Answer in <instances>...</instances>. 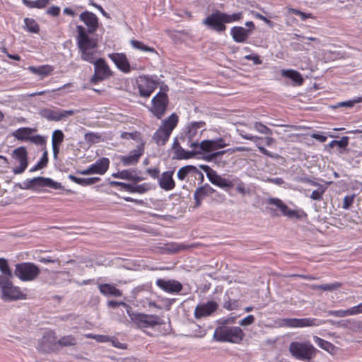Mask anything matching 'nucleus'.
I'll return each instance as SVG.
<instances>
[{"label": "nucleus", "mask_w": 362, "mask_h": 362, "mask_svg": "<svg viewBox=\"0 0 362 362\" xmlns=\"http://www.w3.org/2000/svg\"><path fill=\"white\" fill-rule=\"evenodd\" d=\"M1 298L5 301L27 299V294L20 287L14 286L8 276H0Z\"/></svg>", "instance_id": "obj_5"}, {"label": "nucleus", "mask_w": 362, "mask_h": 362, "mask_svg": "<svg viewBox=\"0 0 362 362\" xmlns=\"http://www.w3.org/2000/svg\"><path fill=\"white\" fill-rule=\"evenodd\" d=\"M85 139L87 142L95 143L100 139V135L93 132L86 133L85 134Z\"/></svg>", "instance_id": "obj_55"}, {"label": "nucleus", "mask_w": 362, "mask_h": 362, "mask_svg": "<svg viewBox=\"0 0 362 362\" xmlns=\"http://www.w3.org/2000/svg\"><path fill=\"white\" fill-rule=\"evenodd\" d=\"M107 305L110 307V308H115L116 307H118L119 305H122L123 306L124 308H126L127 310V313H129V311L132 310V308L126 303L123 302V301H115V300H110L107 302Z\"/></svg>", "instance_id": "obj_51"}, {"label": "nucleus", "mask_w": 362, "mask_h": 362, "mask_svg": "<svg viewBox=\"0 0 362 362\" xmlns=\"http://www.w3.org/2000/svg\"><path fill=\"white\" fill-rule=\"evenodd\" d=\"M179 122V116L173 112L168 117L163 119L160 124V141L164 144L168 141L172 132L176 128Z\"/></svg>", "instance_id": "obj_9"}, {"label": "nucleus", "mask_w": 362, "mask_h": 362, "mask_svg": "<svg viewBox=\"0 0 362 362\" xmlns=\"http://www.w3.org/2000/svg\"><path fill=\"white\" fill-rule=\"evenodd\" d=\"M291 355L296 359L310 361L316 356L317 349L309 341H292L288 347Z\"/></svg>", "instance_id": "obj_4"}, {"label": "nucleus", "mask_w": 362, "mask_h": 362, "mask_svg": "<svg viewBox=\"0 0 362 362\" xmlns=\"http://www.w3.org/2000/svg\"><path fill=\"white\" fill-rule=\"evenodd\" d=\"M328 315L337 317H343L346 316H349V309L347 310H329Z\"/></svg>", "instance_id": "obj_52"}, {"label": "nucleus", "mask_w": 362, "mask_h": 362, "mask_svg": "<svg viewBox=\"0 0 362 362\" xmlns=\"http://www.w3.org/2000/svg\"><path fill=\"white\" fill-rule=\"evenodd\" d=\"M108 57L114 62L117 68L124 73H129L131 66L129 60L124 53H112Z\"/></svg>", "instance_id": "obj_20"}, {"label": "nucleus", "mask_w": 362, "mask_h": 362, "mask_svg": "<svg viewBox=\"0 0 362 362\" xmlns=\"http://www.w3.org/2000/svg\"><path fill=\"white\" fill-rule=\"evenodd\" d=\"M80 20L87 26L89 33H94L98 28V18L90 11H86L80 14Z\"/></svg>", "instance_id": "obj_21"}, {"label": "nucleus", "mask_w": 362, "mask_h": 362, "mask_svg": "<svg viewBox=\"0 0 362 362\" xmlns=\"http://www.w3.org/2000/svg\"><path fill=\"white\" fill-rule=\"evenodd\" d=\"M224 23H231L240 21L243 18V13L238 12L232 14H228L222 12Z\"/></svg>", "instance_id": "obj_43"}, {"label": "nucleus", "mask_w": 362, "mask_h": 362, "mask_svg": "<svg viewBox=\"0 0 362 362\" xmlns=\"http://www.w3.org/2000/svg\"><path fill=\"white\" fill-rule=\"evenodd\" d=\"M254 129L260 134H272V130L264 124L256 122L254 123Z\"/></svg>", "instance_id": "obj_47"}, {"label": "nucleus", "mask_w": 362, "mask_h": 362, "mask_svg": "<svg viewBox=\"0 0 362 362\" xmlns=\"http://www.w3.org/2000/svg\"><path fill=\"white\" fill-rule=\"evenodd\" d=\"M245 59L247 60L252 61L254 64L259 65L262 63V61L260 59L259 57L256 54H251L245 56Z\"/></svg>", "instance_id": "obj_62"}, {"label": "nucleus", "mask_w": 362, "mask_h": 362, "mask_svg": "<svg viewBox=\"0 0 362 362\" xmlns=\"http://www.w3.org/2000/svg\"><path fill=\"white\" fill-rule=\"evenodd\" d=\"M160 288L168 293H179L182 289V285L175 280L165 281L160 279Z\"/></svg>", "instance_id": "obj_28"}, {"label": "nucleus", "mask_w": 362, "mask_h": 362, "mask_svg": "<svg viewBox=\"0 0 362 362\" xmlns=\"http://www.w3.org/2000/svg\"><path fill=\"white\" fill-rule=\"evenodd\" d=\"M139 93L142 96L148 97L156 89V83L147 77H140L138 81Z\"/></svg>", "instance_id": "obj_23"}, {"label": "nucleus", "mask_w": 362, "mask_h": 362, "mask_svg": "<svg viewBox=\"0 0 362 362\" xmlns=\"http://www.w3.org/2000/svg\"><path fill=\"white\" fill-rule=\"evenodd\" d=\"M58 345L57 336L54 331L50 330L42 336L37 346V350L43 353H49L55 350Z\"/></svg>", "instance_id": "obj_17"}, {"label": "nucleus", "mask_w": 362, "mask_h": 362, "mask_svg": "<svg viewBox=\"0 0 362 362\" xmlns=\"http://www.w3.org/2000/svg\"><path fill=\"white\" fill-rule=\"evenodd\" d=\"M30 183L33 186L49 187L54 189H61L62 187L60 182L54 181L51 178L37 177L30 180Z\"/></svg>", "instance_id": "obj_26"}, {"label": "nucleus", "mask_w": 362, "mask_h": 362, "mask_svg": "<svg viewBox=\"0 0 362 362\" xmlns=\"http://www.w3.org/2000/svg\"><path fill=\"white\" fill-rule=\"evenodd\" d=\"M23 3L29 8H39L42 9L47 6L49 4V0H22Z\"/></svg>", "instance_id": "obj_39"}, {"label": "nucleus", "mask_w": 362, "mask_h": 362, "mask_svg": "<svg viewBox=\"0 0 362 362\" xmlns=\"http://www.w3.org/2000/svg\"><path fill=\"white\" fill-rule=\"evenodd\" d=\"M255 320V318L254 315H249L240 321V325H241V326L250 325L252 323H254Z\"/></svg>", "instance_id": "obj_61"}, {"label": "nucleus", "mask_w": 362, "mask_h": 362, "mask_svg": "<svg viewBox=\"0 0 362 362\" xmlns=\"http://www.w3.org/2000/svg\"><path fill=\"white\" fill-rule=\"evenodd\" d=\"M194 168L190 165H187L181 168L177 172V177L180 180H184L187 175L194 169Z\"/></svg>", "instance_id": "obj_48"}, {"label": "nucleus", "mask_w": 362, "mask_h": 362, "mask_svg": "<svg viewBox=\"0 0 362 362\" xmlns=\"http://www.w3.org/2000/svg\"><path fill=\"white\" fill-rule=\"evenodd\" d=\"M223 308L228 310H238L240 308V303L238 300H232L228 296L224 299Z\"/></svg>", "instance_id": "obj_44"}, {"label": "nucleus", "mask_w": 362, "mask_h": 362, "mask_svg": "<svg viewBox=\"0 0 362 362\" xmlns=\"http://www.w3.org/2000/svg\"><path fill=\"white\" fill-rule=\"evenodd\" d=\"M362 313V303L349 309L350 315H356Z\"/></svg>", "instance_id": "obj_64"}, {"label": "nucleus", "mask_w": 362, "mask_h": 362, "mask_svg": "<svg viewBox=\"0 0 362 362\" xmlns=\"http://www.w3.org/2000/svg\"><path fill=\"white\" fill-rule=\"evenodd\" d=\"M204 127L205 122L203 121L192 122L186 126L182 140L186 142L187 146L191 147L192 143L199 142Z\"/></svg>", "instance_id": "obj_7"}, {"label": "nucleus", "mask_w": 362, "mask_h": 362, "mask_svg": "<svg viewBox=\"0 0 362 362\" xmlns=\"http://www.w3.org/2000/svg\"><path fill=\"white\" fill-rule=\"evenodd\" d=\"M64 139V134L60 129L54 130L52 136V146L53 151V156L57 159L60 152V146Z\"/></svg>", "instance_id": "obj_25"}, {"label": "nucleus", "mask_w": 362, "mask_h": 362, "mask_svg": "<svg viewBox=\"0 0 362 362\" xmlns=\"http://www.w3.org/2000/svg\"><path fill=\"white\" fill-rule=\"evenodd\" d=\"M288 326L291 327H317L325 324V321L313 317L290 318L286 320Z\"/></svg>", "instance_id": "obj_18"}, {"label": "nucleus", "mask_w": 362, "mask_h": 362, "mask_svg": "<svg viewBox=\"0 0 362 362\" xmlns=\"http://www.w3.org/2000/svg\"><path fill=\"white\" fill-rule=\"evenodd\" d=\"M58 345L64 346H72L76 344V339L72 335H65L57 340Z\"/></svg>", "instance_id": "obj_42"}, {"label": "nucleus", "mask_w": 362, "mask_h": 362, "mask_svg": "<svg viewBox=\"0 0 362 362\" xmlns=\"http://www.w3.org/2000/svg\"><path fill=\"white\" fill-rule=\"evenodd\" d=\"M110 166V160L107 158L103 157L90 165L86 169L78 170L77 173L80 175H87L93 174L104 175L108 170Z\"/></svg>", "instance_id": "obj_15"}, {"label": "nucleus", "mask_w": 362, "mask_h": 362, "mask_svg": "<svg viewBox=\"0 0 362 362\" xmlns=\"http://www.w3.org/2000/svg\"><path fill=\"white\" fill-rule=\"evenodd\" d=\"M132 46L139 50H141L142 52H155V49L152 47H150L147 45H146L142 42H140L139 40H133L131 41Z\"/></svg>", "instance_id": "obj_45"}, {"label": "nucleus", "mask_w": 362, "mask_h": 362, "mask_svg": "<svg viewBox=\"0 0 362 362\" xmlns=\"http://www.w3.org/2000/svg\"><path fill=\"white\" fill-rule=\"evenodd\" d=\"M40 273L37 266L31 262H23L16 265L14 274L22 281H32L37 279Z\"/></svg>", "instance_id": "obj_6"}, {"label": "nucleus", "mask_w": 362, "mask_h": 362, "mask_svg": "<svg viewBox=\"0 0 362 362\" xmlns=\"http://www.w3.org/2000/svg\"><path fill=\"white\" fill-rule=\"evenodd\" d=\"M313 339L318 346L329 353H332L335 349L334 345H333L331 342L326 341L319 337L315 336Z\"/></svg>", "instance_id": "obj_38"}, {"label": "nucleus", "mask_w": 362, "mask_h": 362, "mask_svg": "<svg viewBox=\"0 0 362 362\" xmlns=\"http://www.w3.org/2000/svg\"><path fill=\"white\" fill-rule=\"evenodd\" d=\"M28 70L33 74L44 77L50 75L54 71V67L49 64L41 65L39 66H30L28 67Z\"/></svg>", "instance_id": "obj_35"}, {"label": "nucleus", "mask_w": 362, "mask_h": 362, "mask_svg": "<svg viewBox=\"0 0 362 362\" xmlns=\"http://www.w3.org/2000/svg\"><path fill=\"white\" fill-rule=\"evenodd\" d=\"M12 158L18 165L13 168V173L15 175L23 173L28 165V156L26 148L20 146L14 149L12 153Z\"/></svg>", "instance_id": "obj_13"}, {"label": "nucleus", "mask_w": 362, "mask_h": 362, "mask_svg": "<svg viewBox=\"0 0 362 362\" xmlns=\"http://www.w3.org/2000/svg\"><path fill=\"white\" fill-rule=\"evenodd\" d=\"M74 110H62L57 107H45L42 108L39 114L40 116L48 121L59 122L65 118L74 115Z\"/></svg>", "instance_id": "obj_10"}, {"label": "nucleus", "mask_w": 362, "mask_h": 362, "mask_svg": "<svg viewBox=\"0 0 362 362\" xmlns=\"http://www.w3.org/2000/svg\"><path fill=\"white\" fill-rule=\"evenodd\" d=\"M111 185L112 186H116V187L121 186L126 191L132 192V193H134V187H135L134 184H126V183H123V182H120L114 181V182H111Z\"/></svg>", "instance_id": "obj_50"}, {"label": "nucleus", "mask_w": 362, "mask_h": 362, "mask_svg": "<svg viewBox=\"0 0 362 362\" xmlns=\"http://www.w3.org/2000/svg\"><path fill=\"white\" fill-rule=\"evenodd\" d=\"M140 135V133L138 132H122L121 134V138L123 139H134L136 140L138 136Z\"/></svg>", "instance_id": "obj_57"}, {"label": "nucleus", "mask_w": 362, "mask_h": 362, "mask_svg": "<svg viewBox=\"0 0 362 362\" xmlns=\"http://www.w3.org/2000/svg\"><path fill=\"white\" fill-rule=\"evenodd\" d=\"M230 35L235 42L243 43L252 35V30L241 26H234L230 30Z\"/></svg>", "instance_id": "obj_24"}, {"label": "nucleus", "mask_w": 362, "mask_h": 362, "mask_svg": "<svg viewBox=\"0 0 362 362\" xmlns=\"http://www.w3.org/2000/svg\"><path fill=\"white\" fill-rule=\"evenodd\" d=\"M214 192V189L208 184L197 188L194 194L196 206H199L204 197L212 194Z\"/></svg>", "instance_id": "obj_29"}, {"label": "nucleus", "mask_w": 362, "mask_h": 362, "mask_svg": "<svg viewBox=\"0 0 362 362\" xmlns=\"http://www.w3.org/2000/svg\"><path fill=\"white\" fill-rule=\"evenodd\" d=\"M69 179L71 180L74 183L82 186L92 185L100 181V178L98 177L82 178L78 177L73 175H69Z\"/></svg>", "instance_id": "obj_37"}, {"label": "nucleus", "mask_w": 362, "mask_h": 362, "mask_svg": "<svg viewBox=\"0 0 362 362\" xmlns=\"http://www.w3.org/2000/svg\"><path fill=\"white\" fill-rule=\"evenodd\" d=\"M176 140L174 143V153L175 157L177 159H189L193 158L197 153L194 152V147H189L191 148L190 151H186L182 146H180L178 144H176Z\"/></svg>", "instance_id": "obj_30"}, {"label": "nucleus", "mask_w": 362, "mask_h": 362, "mask_svg": "<svg viewBox=\"0 0 362 362\" xmlns=\"http://www.w3.org/2000/svg\"><path fill=\"white\" fill-rule=\"evenodd\" d=\"M144 153V143L141 142L136 147L129 152L128 155L122 156L120 157V161L124 166L136 165L141 156Z\"/></svg>", "instance_id": "obj_19"}, {"label": "nucleus", "mask_w": 362, "mask_h": 362, "mask_svg": "<svg viewBox=\"0 0 362 362\" xmlns=\"http://www.w3.org/2000/svg\"><path fill=\"white\" fill-rule=\"evenodd\" d=\"M239 134L243 139L250 140L254 142H257V141L261 139V138L257 136H253L250 134H245L243 131H239Z\"/></svg>", "instance_id": "obj_60"}, {"label": "nucleus", "mask_w": 362, "mask_h": 362, "mask_svg": "<svg viewBox=\"0 0 362 362\" xmlns=\"http://www.w3.org/2000/svg\"><path fill=\"white\" fill-rule=\"evenodd\" d=\"M281 74L282 76L291 79L293 86H300L304 81L302 75L293 69H282Z\"/></svg>", "instance_id": "obj_31"}, {"label": "nucleus", "mask_w": 362, "mask_h": 362, "mask_svg": "<svg viewBox=\"0 0 362 362\" xmlns=\"http://www.w3.org/2000/svg\"><path fill=\"white\" fill-rule=\"evenodd\" d=\"M168 91V86L160 81V117L165 112L169 103L168 97L166 94Z\"/></svg>", "instance_id": "obj_33"}, {"label": "nucleus", "mask_w": 362, "mask_h": 362, "mask_svg": "<svg viewBox=\"0 0 362 362\" xmlns=\"http://www.w3.org/2000/svg\"><path fill=\"white\" fill-rule=\"evenodd\" d=\"M268 203L276 206L280 209L282 214L289 218H295L298 220L303 219L307 217L306 213L303 209H290L280 199L269 198Z\"/></svg>", "instance_id": "obj_11"}, {"label": "nucleus", "mask_w": 362, "mask_h": 362, "mask_svg": "<svg viewBox=\"0 0 362 362\" xmlns=\"http://www.w3.org/2000/svg\"><path fill=\"white\" fill-rule=\"evenodd\" d=\"M92 64H94V74L90 78L91 83L97 84L113 75L112 71L103 58H98Z\"/></svg>", "instance_id": "obj_8"}, {"label": "nucleus", "mask_w": 362, "mask_h": 362, "mask_svg": "<svg viewBox=\"0 0 362 362\" xmlns=\"http://www.w3.org/2000/svg\"><path fill=\"white\" fill-rule=\"evenodd\" d=\"M174 170L164 172L160 177V187L165 191H170L175 188V182L173 178Z\"/></svg>", "instance_id": "obj_27"}, {"label": "nucleus", "mask_w": 362, "mask_h": 362, "mask_svg": "<svg viewBox=\"0 0 362 362\" xmlns=\"http://www.w3.org/2000/svg\"><path fill=\"white\" fill-rule=\"evenodd\" d=\"M245 337V333L239 327L218 326L215 329L213 339L218 342L240 344Z\"/></svg>", "instance_id": "obj_3"}, {"label": "nucleus", "mask_w": 362, "mask_h": 362, "mask_svg": "<svg viewBox=\"0 0 362 362\" xmlns=\"http://www.w3.org/2000/svg\"><path fill=\"white\" fill-rule=\"evenodd\" d=\"M76 30L78 33L77 46L81 53V59L89 63L94 62L98 59V54L97 40L90 37L82 25H77Z\"/></svg>", "instance_id": "obj_2"}, {"label": "nucleus", "mask_w": 362, "mask_h": 362, "mask_svg": "<svg viewBox=\"0 0 362 362\" xmlns=\"http://www.w3.org/2000/svg\"><path fill=\"white\" fill-rule=\"evenodd\" d=\"M35 129L30 127H21L12 133V135L18 140L28 141L30 135Z\"/></svg>", "instance_id": "obj_36"}, {"label": "nucleus", "mask_w": 362, "mask_h": 362, "mask_svg": "<svg viewBox=\"0 0 362 362\" xmlns=\"http://www.w3.org/2000/svg\"><path fill=\"white\" fill-rule=\"evenodd\" d=\"M128 315L131 320L140 328L151 327L158 323V318L155 315L134 313L132 310Z\"/></svg>", "instance_id": "obj_14"}, {"label": "nucleus", "mask_w": 362, "mask_h": 362, "mask_svg": "<svg viewBox=\"0 0 362 362\" xmlns=\"http://www.w3.org/2000/svg\"><path fill=\"white\" fill-rule=\"evenodd\" d=\"M0 270L4 274L3 276H8L9 279L12 276V273L6 259L0 258Z\"/></svg>", "instance_id": "obj_46"}, {"label": "nucleus", "mask_w": 362, "mask_h": 362, "mask_svg": "<svg viewBox=\"0 0 362 362\" xmlns=\"http://www.w3.org/2000/svg\"><path fill=\"white\" fill-rule=\"evenodd\" d=\"M149 186L147 184L135 185L134 192L142 194L149 189Z\"/></svg>", "instance_id": "obj_63"}, {"label": "nucleus", "mask_w": 362, "mask_h": 362, "mask_svg": "<svg viewBox=\"0 0 362 362\" xmlns=\"http://www.w3.org/2000/svg\"><path fill=\"white\" fill-rule=\"evenodd\" d=\"M152 107L150 110L158 118V93L152 99Z\"/></svg>", "instance_id": "obj_53"}, {"label": "nucleus", "mask_w": 362, "mask_h": 362, "mask_svg": "<svg viewBox=\"0 0 362 362\" xmlns=\"http://www.w3.org/2000/svg\"><path fill=\"white\" fill-rule=\"evenodd\" d=\"M226 146V144L223 139L204 140L202 142L192 143L191 144V147L194 148V152L197 154H202L204 152H212Z\"/></svg>", "instance_id": "obj_12"}, {"label": "nucleus", "mask_w": 362, "mask_h": 362, "mask_svg": "<svg viewBox=\"0 0 362 362\" xmlns=\"http://www.w3.org/2000/svg\"><path fill=\"white\" fill-rule=\"evenodd\" d=\"M200 168L204 171L209 180L213 185L226 192H229L230 189L235 188L236 191L243 196H245L249 192L245 184L237 176L227 175V176L223 177L206 165H200Z\"/></svg>", "instance_id": "obj_1"}, {"label": "nucleus", "mask_w": 362, "mask_h": 362, "mask_svg": "<svg viewBox=\"0 0 362 362\" xmlns=\"http://www.w3.org/2000/svg\"><path fill=\"white\" fill-rule=\"evenodd\" d=\"M28 141L33 144H40V145L44 144L45 142V140L44 139V138L40 135L33 136L31 134Z\"/></svg>", "instance_id": "obj_58"}, {"label": "nucleus", "mask_w": 362, "mask_h": 362, "mask_svg": "<svg viewBox=\"0 0 362 362\" xmlns=\"http://www.w3.org/2000/svg\"><path fill=\"white\" fill-rule=\"evenodd\" d=\"M325 192V189L322 187H320L317 189L313 191L310 198L313 200H321L322 199V195Z\"/></svg>", "instance_id": "obj_54"}, {"label": "nucleus", "mask_w": 362, "mask_h": 362, "mask_svg": "<svg viewBox=\"0 0 362 362\" xmlns=\"http://www.w3.org/2000/svg\"><path fill=\"white\" fill-rule=\"evenodd\" d=\"M239 134L243 139L250 140L254 142H257V141L261 139V138L257 136H253L250 134H245L243 131H239Z\"/></svg>", "instance_id": "obj_59"}, {"label": "nucleus", "mask_w": 362, "mask_h": 362, "mask_svg": "<svg viewBox=\"0 0 362 362\" xmlns=\"http://www.w3.org/2000/svg\"><path fill=\"white\" fill-rule=\"evenodd\" d=\"M218 305L214 301H208L206 303L198 305L194 310V317L199 319L209 316L216 310Z\"/></svg>", "instance_id": "obj_22"}, {"label": "nucleus", "mask_w": 362, "mask_h": 362, "mask_svg": "<svg viewBox=\"0 0 362 362\" xmlns=\"http://www.w3.org/2000/svg\"><path fill=\"white\" fill-rule=\"evenodd\" d=\"M170 330V322H161L160 320V334L165 335L169 333Z\"/></svg>", "instance_id": "obj_56"}, {"label": "nucleus", "mask_w": 362, "mask_h": 362, "mask_svg": "<svg viewBox=\"0 0 362 362\" xmlns=\"http://www.w3.org/2000/svg\"><path fill=\"white\" fill-rule=\"evenodd\" d=\"M203 23L211 30L221 33L226 30V27L222 16V12L215 11L211 15L208 16Z\"/></svg>", "instance_id": "obj_16"}, {"label": "nucleus", "mask_w": 362, "mask_h": 362, "mask_svg": "<svg viewBox=\"0 0 362 362\" xmlns=\"http://www.w3.org/2000/svg\"><path fill=\"white\" fill-rule=\"evenodd\" d=\"M100 292L104 296H112L115 297H120L122 296V292L119 289L117 288L112 284H100L98 286Z\"/></svg>", "instance_id": "obj_34"}, {"label": "nucleus", "mask_w": 362, "mask_h": 362, "mask_svg": "<svg viewBox=\"0 0 362 362\" xmlns=\"http://www.w3.org/2000/svg\"><path fill=\"white\" fill-rule=\"evenodd\" d=\"M229 151H230V150H225V151H221L216 152L209 156V160L214 161L220 167H224L227 164V161L223 160L222 157L225 153H226Z\"/></svg>", "instance_id": "obj_40"}, {"label": "nucleus", "mask_w": 362, "mask_h": 362, "mask_svg": "<svg viewBox=\"0 0 362 362\" xmlns=\"http://www.w3.org/2000/svg\"><path fill=\"white\" fill-rule=\"evenodd\" d=\"M341 286V284L338 282L332 283V284H320L315 286V288L322 289L323 291H333L337 289Z\"/></svg>", "instance_id": "obj_49"}, {"label": "nucleus", "mask_w": 362, "mask_h": 362, "mask_svg": "<svg viewBox=\"0 0 362 362\" xmlns=\"http://www.w3.org/2000/svg\"><path fill=\"white\" fill-rule=\"evenodd\" d=\"M112 177L119 179L128 180L134 182H138L142 180V178L136 174L135 170H123L113 173Z\"/></svg>", "instance_id": "obj_32"}, {"label": "nucleus", "mask_w": 362, "mask_h": 362, "mask_svg": "<svg viewBox=\"0 0 362 362\" xmlns=\"http://www.w3.org/2000/svg\"><path fill=\"white\" fill-rule=\"evenodd\" d=\"M25 28L27 31L33 33H38L40 31V27L35 20L33 18H26L24 20Z\"/></svg>", "instance_id": "obj_41"}]
</instances>
